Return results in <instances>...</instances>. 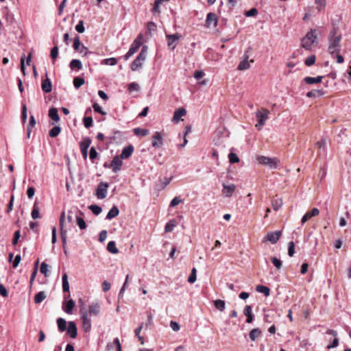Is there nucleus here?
<instances>
[{"instance_id":"f257e3e1","label":"nucleus","mask_w":351,"mask_h":351,"mask_svg":"<svg viewBox=\"0 0 351 351\" xmlns=\"http://www.w3.org/2000/svg\"><path fill=\"white\" fill-rule=\"evenodd\" d=\"M315 43H317V30L311 29L301 39V47L306 50L311 51Z\"/></svg>"},{"instance_id":"f03ea898","label":"nucleus","mask_w":351,"mask_h":351,"mask_svg":"<svg viewBox=\"0 0 351 351\" xmlns=\"http://www.w3.org/2000/svg\"><path fill=\"white\" fill-rule=\"evenodd\" d=\"M79 302L81 303V305L80 306V313L82 320V329L84 332H88L91 330V319L88 316V311L86 310L82 300L80 299Z\"/></svg>"},{"instance_id":"7ed1b4c3","label":"nucleus","mask_w":351,"mask_h":351,"mask_svg":"<svg viewBox=\"0 0 351 351\" xmlns=\"http://www.w3.org/2000/svg\"><path fill=\"white\" fill-rule=\"evenodd\" d=\"M147 49V46H143L140 53L131 64L130 68L132 71H135L142 66L143 62L146 59Z\"/></svg>"},{"instance_id":"20e7f679","label":"nucleus","mask_w":351,"mask_h":351,"mask_svg":"<svg viewBox=\"0 0 351 351\" xmlns=\"http://www.w3.org/2000/svg\"><path fill=\"white\" fill-rule=\"evenodd\" d=\"M341 36L338 35L337 37L328 38V53L331 56H334L335 53H339L341 51Z\"/></svg>"},{"instance_id":"39448f33","label":"nucleus","mask_w":351,"mask_h":351,"mask_svg":"<svg viewBox=\"0 0 351 351\" xmlns=\"http://www.w3.org/2000/svg\"><path fill=\"white\" fill-rule=\"evenodd\" d=\"M269 111L265 108H263L262 111L257 110L256 112V117L258 121V123L256 127L258 130H261L265 124V121L268 119Z\"/></svg>"},{"instance_id":"423d86ee","label":"nucleus","mask_w":351,"mask_h":351,"mask_svg":"<svg viewBox=\"0 0 351 351\" xmlns=\"http://www.w3.org/2000/svg\"><path fill=\"white\" fill-rule=\"evenodd\" d=\"M142 36L138 35L137 38L132 43L128 51L124 56V60H128L132 56H133L140 48L141 43Z\"/></svg>"},{"instance_id":"0eeeda50","label":"nucleus","mask_w":351,"mask_h":351,"mask_svg":"<svg viewBox=\"0 0 351 351\" xmlns=\"http://www.w3.org/2000/svg\"><path fill=\"white\" fill-rule=\"evenodd\" d=\"M258 162L263 165H267L272 169H277L278 160L276 158H269L264 156L257 157Z\"/></svg>"},{"instance_id":"6e6552de","label":"nucleus","mask_w":351,"mask_h":351,"mask_svg":"<svg viewBox=\"0 0 351 351\" xmlns=\"http://www.w3.org/2000/svg\"><path fill=\"white\" fill-rule=\"evenodd\" d=\"M326 334L330 335L334 337V339L332 340L329 339L328 341L330 342L327 346L326 348L330 350L331 348H334L338 346L339 345V339L337 338V332L336 330L328 329L326 332Z\"/></svg>"},{"instance_id":"1a4fd4ad","label":"nucleus","mask_w":351,"mask_h":351,"mask_svg":"<svg viewBox=\"0 0 351 351\" xmlns=\"http://www.w3.org/2000/svg\"><path fill=\"white\" fill-rule=\"evenodd\" d=\"M109 186V184L107 182H101L97 190H96V196L98 199H104L106 197L107 189Z\"/></svg>"},{"instance_id":"9d476101","label":"nucleus","mask_w":351,"mask_h":351,"mask_svg":"<svg viewBox=\"0 0 351 351\" xmlns=\"http://www.w3.org/2000/svg\"><path fill=\"white\" fill-rule=\"evenodd\" d=\"M181 38V35L178 33L174 34L166 35L168 47L170 49L173 50L176 47V42Z\"/></svg>"},{"instance_id":"9b49d317","label":"nucleus","mask_w":351,"mask_h":351,"mask_svg":"<svg viewBox=\"0 0 351 351\" xmlns=\"http://www.w3.org/2000/svg\"><path fill=\"white\" fill-rule=\"evenodd\" d=\"M123 159L121 158L119 156H116L112 160L110 166L112 169L114 173H117L121 170V166L123 165Z\"/></svg>"},{"instance_id":"f8f14e48","label":"nucleus","mask_w":351,"mask_h":351,"mask_svg":"<svg viewBox=\"0 0 351 351\" xmlns=\"http://www.w3.org/2000/svg\"><path fill=\"white\" fill-rule=\"evenodd\" d=\"M282 234V231H275V232H269L267 234L265 237V239L270 241L272 244H275L279 240L280 236Z\"/></svg>"},{"instance_id":"ddd939ff","label":"nucleus","mask_w":351,"mask_h":351,"mask_svg":"<svg viewBox=\"0 0 351 351\" xmlns=\"http://www.w3.org/2000/svg\"><path fill=\"white\" fill-rule=\"evenodd\" d=\"M222 186V192L226 197H230L236 189V185L234 184L227 185L223 183Z\"/></svg>"},{"instance_id":"4468645a","label":"nucleus","mask_w":351,"mask_h":351,"mask_svg":"<svg viewBox=\"0 0 351 351\" xmlns=\"http://www.w3.org/2000/svg\"><path fill=\"white\" fill-rule=\"evenodd\" d=\"M217 18L215 13L209 12L207 14L206 19V25L208 27H210L212 25L214 27H216L217 25Z\"/></svg>"},{"instance_id":"2eb2a0df","label":"nucleus","mask_w":351,"mask_h":351,"mask_svg":"<svg viewBox=\"0 0 351 351\" xmlns=\"http://www.w3.org/2000/svg\"><path fill=\"white\" fill-rule=\"evenodd\" d=\"M152 145L154 147L158 148L162 145V136L159 132H156L153 136Z\"/></svg>"},{"instance_id":"dca6fc26","label":"nucleus","mask_w":351,"mask_h":351,"mask_svg":"<svg viewBox=\"0 0 351 351\" xmlns=\"http://www.w3.org/2000/svg\"><path fill=\"white\" fill-rule=\"evenodd\" d=\"M67 334L69 335L71 338H75L77 335V329L76 324L74 322H69L67 328Z\"/></svg>"},{"instance_id":"f3484780","label":"nucleus","mask_w":351,"mask_h":351,"mask_svg":"<svg viewBox=\"0 0 351 351\" xmlns=\"http://www.w3.org/2000/svg\"><path fill=\"white\" fill-rule=\"evenodd\" d=\"M134 152V147L132 145H129L127 147H123L121 154L119 156L121 158L127 159Z\"/></svg>"},{"instance_id":"a211bd4d","label":"nucleus","mask_w":351,"mask_h":351,"mask_svg":"<svg viewBox=\"0 0 351 351\" xmlns=\"http://www.w3.org/2000/svg\"><path fill=\"white\" fill-rule=\"evenodd\" d=\"M319 213V209L317 208H313L311 210L308 211L302 218L301 222L302 223H304L308 219H311L313 217L318 215Z\"/></svg>"},{"instance_id":"6ab92c4d","label":"nucleus","mask_w":351,"mask_h":351,"mask_svg":"<svg viewBox=\"0 0 351 351\" xmlns=\"http://www.w3.org/2000/svg\"><path fill=\"white\" fill-rule=\"evenodd\" d=\"M100 311V306L97 302H93L88 306V315L90 314L91 315L97 316Z\"/></svg>"},{"instance_id":"aec40b11","label":"nucleus","mask_w":351,"mask_h":351,"mask_svg":"<svg viewBox=\"0 0 351 351\" xmlns=\"http://www.w3.org/2000/svg\"><path fill=\"white\" fill-rule=\"evenodd\" d=\"M75 305V302L73 300H69L68 302H64L62 304L63 311L68 313L71 314L73 309Z\"/></svg>"},{"instance_id":"412c9836","label":"nucleus","mask_w":351,"mask_h":351,"mask_svg":"<svg viewBox=\"0 0 351 351\" xmlns=\"http://www.w3.org/2000/svg\"><path fill=\"white\" fill-rule=\"evenodd\" d=\"M46 76H47V73H46ZM41 88L43 91L46 93H50L51 91L52 84L48 77H47L46 79L42 82Z\"/></svg>"},{"instance_id":"4be33fe9","label":"nucleus","mask_w":351,"mask_h":351,"mask_svg":"<svg viewBox=\"0 0 351 351\" xmlns=\"http://www.w3.org/2000/svg\"><path fill=\"white\" fill-rule=\"evenodd\" d=\"M186 110L184 108H178V110H176L174 112L173 121L174 122L178 123L180 120L181 117L186 115Z\"/></svg>"},{"instance_id":"5701e85b","label":"nucleus","mask_w":351,"mask_h":351,"mask_svg":"<svg viewBox=\"0 0 351 351\" xmlns=\"http://www.w3.org/2000/svg\"><path fill=\"white\" fill-rule=\"evenodd\" d=\"M248 58H249L248 55L245 54L244 59L238 65V67H237L238 70L243 71V70H246L250 68V65L248 62Z\"/></svg>"},{"instance_id":"b1692460","label":"nucleus","mask_w":351,"mask_h":351,"mask_svg":"<svg viewBox=\"0 0 351 351\" xmlns=\"http://www.w3.org/2000/svg\"><path fill=\"white\" fill-rule=\"evenodd\" d=\"M244 314L247 317L246 322L252 323L254 319V315L252 314V309L251 306H246L244 309Z\"/></svg>"},{"instance_id":"393cba45","label":"nucleus","mask_w":351,"mask_h":351,"mask_svg":"<svg viewBox=\"0 0 351 351\" xmlns=\"http://www.w3.org/2000/svg\"><path fill=\"white\" fill-rule=\"evenodd\" d=\"M322 78L323 76H317L316 77H305L303 80L307 84H313L320 83L322 80Z\"/></svg>"},{"instance_id":"a878e982","label":"nucleus","mask_w":351,"mask_h":351,"mask_svg":"<svg viewBox=\"0 0 351 351\" xmlns=\"http://www.w3.org/2000/svg\"><path fill=\"white\" fill-rule=\"evenodd\" d=\"M119 213V208L116 206H113L110 208V210L108 211L106 219L110 220V219L116 217L117 216H118Z\"/></svg>"},{"instance_id":"bb28decb","label":"nucleus","mask_w":351,"mask_h":351,"mask_svg":"<svg viewBox=\"0 0 351 351\" xmlns=\"http://www.w3.org/2000/svg\"><path fill=\"white\" fill-rule=\"evenodd\" d=\"M64 212L62 213L60 219V236L61 239L67 238V231L64 229Z\"/></svg>"},{"instance_id":"cd10ccee","label":"nucleus","mask_w":351,"mask_h":351,"mask_svg":"<svg viewBox=\"0 0 351 351\" xmlns=\"http://www.w3.org/2000/svg\"><path fill=\"white\" fill-rule=\"evenodd\" d=\"M49 117L53 121L58 122L60 120L58 110L56 108H51L49 110Z\"/></svg>"},{"instance_id":"c85d7f7f","label":"nucleus","mask_w":351,"mask_h":351,"mask_svg":"<svg viewBox=\"0 0 351 351\" xmlns=\"http://www.w3.org/2000/svg\"><path fill=\"white\" fill-rule=\"evenodd\" d=\"M69 67L71 69L74 70H81L82 69V62L78 59H73L69 63Z\"/></svg>"},{"instance_id":"c756f323","label":"nucleus","mask_w":351,"mask_h":351,"mask_svg":"<svg viewBox=\"0 0 351 351\" xmlns=\"http://www.w3.org/2000/svg\"><path fill=\"white\" fill-rule=\"evenodd\" d=\"M36 125V120L33 115H31L29 117V122L27 128V137L29 138L30 137V134L32 132V129Z\"/></svg>"},{"instance_id":"7c9ffc66","label":"nucleus","mask_w":351,"mask_h":351,"mask_svg":"<svg viewBox=\"0 0 351 351\" xmlns=\"http://www.w3.org/2000/svg\"><path fill=\"white\" fill-rule=\"evenodd\" d=\"M256 291L263 293L265 296L267 297L270 294V289L268 287L263 285H258L256 287Z\"/></svg>"},{"instance_id":"2f4dec72","label":"nucleus","mask_w":351,"mask_h":351,"mask_svg":"<svg viewBox=\"0 0 351 351\" xmlns=\"http://www.w3.org/2000/svg\"><path fill=\"white\" fill-rule=\"evenodd\" d=\"M32 217L34 219H36L40 217V213H39V207L38 205L37 202H35L32 208V210L31 213Z\"/></svg>"},{"instance_id":"473e14b6","label":"nucleus","mask_w":351,"mask_h":351,"mask_svg":"<svg viewBox=\"0 0 351 351\" xmlns=\"http://www.w3.org/2000/svg\"><path fill=\"white\" fill-rule=\"evenodd\" d=\"M177 222L175 219L170 220L168 223H166L165 227V231L166 232H172L174 228L176 226Z\"/></svg>"},{"instance_id":"72a5a7b5","label":"nucleus","mask_w":351,"mask_h":351,"mask_svg":"<svg viewBox=\"0 0 351 351\" xmlns=\"http://www.w3.org/2000/svg\"><path fill=\"white\" fill-rule=\"evenodd\" d=\"M62 291L63 292H69V283L68 281V276L65 273L62 276Z\"/></svg>"},{"instance_id":"f704fd0d","label":"nucleus","mask_w":351,"mask_h":351,"mask_svg":"<svg viewBox=\"0 0 351 351\" xmlns=\"http://www.w3.org/2000/svg\"><path fill=\"white\" fill-rule=\"evenodd\" d=\"M261 335V331L258 328L252 329L249 334V337L252 341H255L256 339Z\"/></svg>"},{"instance_id":"c9c22d12","label":"nucleus","mask_w":351,"mask_h":351,"mask_svg":"<svg viewBox=\"0 0 351 351\" xmlns=\"http://www.w3.org/2000/svg\"><path fill=\"white\" fill-rule=\"evenodd\" d=\"M57 324L60 332H63L66 329V322L64 318H58L57 319Z\"/></svg>"},{"instance_id":"e433bc0d","label":"nucleus","mask_w":351,"mask_h":351,"mask_svg":"<svg viewBox=\"0 0 351 351\" xmlns=\"http://www.w3.org/2000/svg\"><path fill=\"white\" fill-rule=\"evenodd\" d=\"M46 298V294L44 291H40L34 296V302L36 304L41 303Z\"/></svg>"},{"instance_id":"4c0bfd02","label":"nucleus","mask_w":351,"mask_h":351,"mask_svg":"<svg viewBox=\"0 0 351 351\" xmlns=\"http://www.w3.org/2000/svg\"><path fill=\"white\" fill-rule=\"evenodd\" d=\"M107 250L108 252L112 254H117L119 252V250L116 246V243L114 241L108 242L107 245Z\"/></svg>"},{"instance_id":"58836bf2","label":"nucleus","mask_w":351,"mask_h":351,"mask_svg":"<svg viewBox=\"0 0 351 351\" xmlns=\"http://www.w3.org/2000/svg\"><path fill=\"white\" fill-rule=\"evenodd\" d=\"M215 307L220 311H223L226 308V304L223 300H216L214 301Z\"/></svg>"},{"instance_id":"ea45409f","label":"nucleus","mask_w":351,"mask_h":351,"mask_svg":"<svg viewBox=\"0 0 351 351\" xmlns=\"http://www.w3.org/2000/svg\"><path fill=\"white\" fill-rule=\"evenodd\" d=\"M271 205L274 210H278L282 205V199L280 198L274 199L271 202Z\"/></svg>"},{"instance_id":"a19ab883","label":"nucleus","mask_w":351,"mask_h":351,"mask_svg":"<svg viewBox=\"0 0 351 351\" xmlns=\"http://www.w3.org/2000/svg\"><path fill=\"white\" fill-rule=\"evenodd\" d=\"M84 79L80 77H75L73 79V86L76 89L80 88L84 84Z\"/></svg>"},{"instance_id":"79ce46f5","label":"nucleus","mask_w":351,"mask_h":351,"mask_svg":"<svg viewBox=\"0 0 351 351\" xmlns=\"http://www.w3.org/2000/svg\"><path fill=\"white\" fill-rule=\"evenodd\" d=\"M60 132H61L60 127L56 125L49 130V135L51 137L54 138V137H56L57 136H58L59 134L60 133Z\"/></svg>"},{"instance_id":"37998d69","label":"nucleus","mask_w":351,"mask_h":351,"mask_svg":"<svg viewBox=\"0 0 351 351\" xmlns=\"http://www.w3.org/2000/svg\"><path fill=\"white\" fill-rule=\"evenodd\" d=\"M134 133L136 136H145L149 134V131L147 129L136 128L134 129Z\"/></svg>"},{"instance_id":"c03bdc74","label":"nucleus","mask_w":351,"mask_h":351,"mask_svg":"<svg viewBox=\"0 0 351 351\" xmlns=\"http://www.w3.org/2000/svg\"><path fill=\"white\" fill-rule=\"evenodd\" d=\"M91 144V139L89 137L84 138L83 140L80 143V148L88 149Z\"/></svg>"},{"instance_id":"a18cd8bd","label":"nucleus","mask_w":351,"mask_h":351,"mask_svg":"<svg viewBox=\"0 0 351 351\" xmlns=\"http://www.w3.org/2000/svg\"><path fill=\"white\" fill-rule=\"evenodd\" d=\"M98 156H99V154H98L97 152L96 151V149L94 147H92L89 151V158H90L91 162L94 163L95 160Z\"/></svg>"},{"instance_id":"49530a36","label":"nucleus","mask_w":351,"mask_h":351,"mask_svg":"<svg viewBox=\"0 0 351 351\" xmlns=\"http://www.w3.org/2000/svg\"><path fill=\"white\" fill-rule=\"evenodd\" d=\"M101 64L110 66H114L117 64V60L115 58H106L101 61Z\"/></svg>"},{"instance_id":"de8ad7c7","label":"nucleus","mask_w":351,"mask_h":351,"mask_svg":"<svg viewBox=\"0 0 351 351\" xmlns=\"http://www.w3.org/2000/svg\"><path fill=\"white\" fill-rule=\"evenodd\" d=\"M3 14L4 18L8 24L12 25L14 23H15L14 16L12 13L7 12L6 13L3 12Z\"/></svg>"},{"instance_id":"09e8293b","label":"nucleus","mask_w":351,"mask_h":351,"mask_svg":"<svg viewBox=\"0 0 351 351\" xmlns=\"http://www.w3.org/2000/svg\"><path fill=\"white\" fill-rule=\"evenodd\" d=\"M88 209L90 210L92 213L95 215H99L102 211L101 206L95 204L89 206Z\"/></svg>"},{"instance_id":"8fccbe9b","label":"nucleus","mask_w":351,"mask_h":351,"mask_svg":"<svg viewBox=\"0 0 351 351\" xmlns=\"http://www.w3.org/2000/svg\"><path fill=\"white\" fill-rule=\"evenodd\" d=\"M49 265L45 263V262H43L40 265V272L45 275V276L47 277L50 274V271L48 269Z\"/></svg>"},{"instance_id":"3c124183","label":"nucleus","mask_w":351,"mask_h":351,"mask_svg":"<svg viewBox=\"0 0 351 351\" xmlns=\"http://www.w3.org/2000/svg\"><path fill=\"white\" fill-rule=\"evenodd\" d=\"M197 279V270L193 267L191 270V273L188 278V282L191 284L194 283Z\"/></svg>"},{"instance_id":"603ef678","label":"nucleus","mask_w":351,"mask_h":351,"mask_svg":"<svg viewBox=\"0 0 351 351\" xmlns=\"http://www.w3.org/2000/svg\"><path fill=\"white\" fill-rule=\"evenodd\" d=\"M83 124L85 128H89L93 126V118L91 117H84L83 118Z\"/></svg>"},{"instance_id":"864d4df0","label":"nucleus","mask_w":351,"mask_h":351,"mask_svg":"<svg viewBox=\"0 0 351 351\" xmlns=\"http://www.w3.org/2000/svg\"><path fill=\"white\" fill-rule=\"evenodd\" d=\"M76 221H77V226H79V228L81 230H84V229L86 228V222H85V221L84 220L83 218L77 216Z\"/></svg>"},{"instance_id":"5fc2aeb1","label":"nucleus","mask_w":351,"mask_h":351,"mask_svg":"<svg viewBox=\"0 0 351 351\" xmlns=\"http://www.w3.org/2000/svg\"><path fill=\"white\" fill-rule=\"evenodd\" d=\"M143 324L142 323L138 327H137L135 330L134 333L135 335L138 337V339L141 341V344L144 343L143 337L140 335L141 331L143 328Z\"/></svg>"},{"instance_id":"6e6d98bb","label":"nucleus","mask_w":351,"mask_h":351,"mask_svg":"<svg viewBox=\"0 0 351 351\" xmlns=\"http://www.w3.org/2000/svg\"><path fill=\"white\" fill-rule=\"evenodd\" d=\"M228 159H229V162L232 164L237 163L239 161V158L238 156L235 153H233V152H230L228 154Z\"/></svg>"},{"instance_id":"4d7b16f0","label":"nucleus","mask_w":351,"mask_h":351,"mask_svg":"<svg viewBox=\"0 0 351 351\" xmlns=\"http://www.w3.org/2000/svg\"><path fill=\"white\" fill-rule=\"evenodd\" d=\"M38 260L36 262L35 267L31 274L30 280H29L30 287L32 285L33 282L36 278V276L37 274V270H38Z\"/></svg>"},{"instance_id":"13d9d810","label":"nucleus","mask_w":351,"mask_h":351,"mask_svg":"<svg viewBox=\"0 0 351 351\" xmlns=\"http://www.w3.org/2000/svg\"><path fill=\"white\" fill-rule=\"evenodd\" d=\"M316 60V57L315 55H312L308 56L304 61V63L306 66H310L313 65Z\"/></svg>"},{"instance_id":"bf43d9fd","label":"nucleus","mask_w":351,"mask_h":351,"mask_svg":"<svg viewBox=\"0 0 351 351\" xmlns=\"http://www.w3.org/2000/svg\"><path fill=\"white\" fill-rule=\"evenodd\" d=\"M244 14L247 17L255 16L258 14V10L256 8H253L246 11Z\"/></svg>"},{"instance_id":"052dcab7","label":"nucleus","mask_w":351,"mask_h":351,"mask_svg":"<svg viewBox=\"0 0 351 351\" xmlns=\"http://www.w3.org/2000/svg\"><path fill=\"white\" fill-rule=\"evenodd\" d=\"M50 56L51 58L55 60L58 56V47L57 45H56L55 47H53L51 50V53H50Z\"/></svg>"},{"instance_id":"680f3d73","label":"nucleus","mask_w":351,"mask_h":351,"mask_svg":"<svg viewBox=\"0 0 351 351\" xmlns=\"http://www.w3.org/2000/svg\"><path fill=\"white\" fill-rule=\"evenodd\" d=\"M160 1H158V0H155L154 1V7L152 10L153 14H156V13H160Z\"/></svg>"},{"instance_id":"e2e57ef3","label":"nucleus","mask_w":351,"mask_h":351,"mask_svg":"<svg viewBox=\"0 0 351 351\" xmlns=\"http://www.w3.org/2000/svg\"><path fill=\"white\" fill-rule=\"evenodd\" d=\"M77 51L82 53L84 56L93 53V52L89 51L88 49L84 45H82L81 48H80L79 50H77Z\"/></svg>"},{"instance_id":"0e129e2a","label":"nucleus","mask_w":351,"mask_h":351,"mask_svg":"<svg viewBox=\"0 0 351 351\" xmlns=\"http://www.w3.org/2000/svg\"><path fill=\"white\" fill-rule=\"evenodd\" d=\"M140 88V86L138 85V84L136 83V82H132L130 84H128V90L131 93L132 91H134V90H136L138 91Z\"/></svg>"},{"instance_id":"69168bd1","label":"nucleus","mask_w":351,"mask_h":351,"mask_svg":"<svg viewBox=\"0 0 351 351\" xmlns=\"http://www.w3.org/2000/svg\"><path fill=\"white\" fill-rule=\"evenodd\" d=\"M295 244L293 241H290L288 244V254L289 256H293L295 254Z\"/></svg>"},{"instance_id":"338daca9","label":"nucleus","mask_w":351,"mask_h":351,"mask_svg":"<svg viewBox=\"0 0 351 351\" xmlns=\"http://www.w3.org/2000/svg\"><path fill=\"white\" fill-rule=\"evenodd\" d=\"M81 42L78 36H76L73 40V47L75 51L79 50L80 48Z\"/></svg>"},{"instance_id":"774afa93","label":"nucleus","mask_w":351,"mask_h":351,"mask_svg":"<svg viewBox=\"0 0 351 351\" xmlns=\"http://www.w3.org/2000/svg\"><path fill=\"white\" fill-rule=\"evenodd\" d=\"M271 262L278 269H280L282 267V261L276 257H273L271 258Z\"/></svg>"}]
</instances>
